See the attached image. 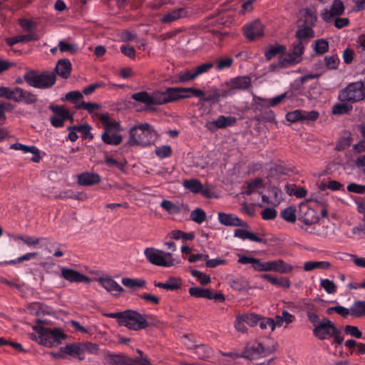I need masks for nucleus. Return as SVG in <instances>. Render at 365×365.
Listing matches in <instances>:
<instances>
[{
  "label": "nucleus",
  "mask_w": 365,
  "mask_h": 365,
  "mask_svg": "<svg viewBox=\"0 0 365 365\" xmlns=\"http://www.w3.org/2000/svg\"><path fill=\"white\" fill-rule=\"evenodd\" d=\"M226 85L228 87L235 90H246L251 86V79L250 77L244 76H238L236 78H231L229 81L226 83Z\"/></svg>",
  "instance_id": "19"
},
{
  "label": "nucleus",
  "mask_w": 365,
  "mask_h": 365,
  "mask_svg": "<svg viewBox=\"0 0 365 365\" xmlns=\"http://www.w3.org/2000/svg\"><path fill=\"white\" fill-rule=\"evenodd\" d=\"M257 325H259L260 329L263 330L269 328L271 331H274L275 329V323L274 319L262 317L261 315H259V319Z\"/></svg>",
  "instance_id": "51"
},
{
  "label": "nucleus",
  "mask_w": 365,
  "mask_h": 365,
  "mask_svg": "<svg viewBox=\"0 0 365 365\" xmlns=\"http://www.w3.org/2000/svg\"><path fill=\"white\" fill-rule=\"evenodd\" d=\"M241 319L250 327H255L258 324L259 315L255 313H246L241 314Z\"/></svg>",
  "instance_id": "47"
},
{
  "label": "nucleus",
  "mask_w": 365,
  "mask_h": 365,
  "mask_svg": "<svg viewBox=\"0 0 365 365\" xmlns=\"http://www.w3.org/2000/svg\"><path fill=\"white\" fill-rule=\"evenodd\" d=\"M238 262L242 264H252V267L257 272H267L266 262L257 258L240 255Z\"/></svg>",
  "instance_id": "20"
},
{
  "label": "nucleus",
  "mask_w": 365,
  "mask_h": 365,
  "mask_svg": "<svg viewBox=\"0 0 365 365\" xmlns=\"http://www.w3.org/2000/svg\"><path fill=\"white\" fill-rule=\"evenodd\" d=\"M49 109L54 113L50 118L51 124L56 128L63 127L66 118H68L66 109L59 106H50Z\"/></svg>",
  "instance_id": "13"
},
{
  "label": "nucleus",
  "mask_w": 365,
  "mask_h": 365,
  "mask_svg": "<svg viewBox=\"0 0 365 365\" xmlns=\"http://www.w3.org/2000/svg\"><path fill=\"white\" fill-rule=\"evenodd\" d=\"M122 284L128 288L136 289L145 287L146 282L140 278L124 277L122 279Z\"/></svg>",
  "instance_id": "33"
},
{
  "label": "nucleus",
  "mask_w": 365,
  "mask_h": 365,
  "mask_svg": "<svg viewBox=\"0 0 365 365\" xmlns=\"http://www.w3.org/2000/svg\"><path fill=\"white\" fill-rule=\"evenodd\" d=\"M287 51V48L284 45L276 44L270 46L268 49L264 52L265 58L267 61H270L272 58L277 55H284Z\"/></svg>",
  "instance_id": "28"
},
{
  "label": "nucleus",
  "mask_w": 365,
  "mask_h": 365,
  "mask_svg": "<svg viewBox=\"0 0 365 365\" xmlns=\"http://www.w3.org/2000/svg\"><path fill=\"white\" fill-rule=\"evenodd\" d=\"M252 349L254 353L262 356H267L272 351V349L266 348L262 343H256L252 346Z\"/></svg>",
  "instance_id": "58"
},
{
  "label": "nucleus",
  "mask_w": 365,
  "mask_h": 365,
  "mask_svg": "<svg viewBox=\"0 0 365 365\" xmlns=\"http://www.w3.org/2000/svg\"><path fill=\"white\" fill-rule=\"evenodd\" d=\"M344 332L346 334L351 335L356 339H361L363 337L362 332L355 326L346 325L344 327Z\"/></svg>",
  "instance_id": "60"
},
{
  "label": "nucleus",
  "mask_w": 365,
  "mask_h": 365,
  "mask_svg": "<svg viewBox=\"0 0 365 365\" xmlns=\"http://www.w3.org/2000/svg\"><path fill=\"white\" fill-rule=\"evenodd\" d=\"M300 60L301 58L299 57L294 56V53L291 51L284 57L279 58L278 66L280 68H287L299 63Z\"/></svg>",
  "instance_id": "32"
},
{
  "label": "nucleus",
  "mask_w": 365,
  "mask_h": 365,
  "mask_svg": "<svg viewBox=\"0 0 365 365\" xmlns=\"http://www.w3.org/2000/svg\"><path fill=\"white\" fill-rule=\"evenodd\" d=\"M211 291L199 287H193L189 289V294L197 298L202 297L212 299Z\"/></svg>",
  "instance_id": "38"
},
{
  "label": "nucleus",
  "mask_w": 365,
  "mask_h": 365,
  "mask_svg": "<svg viewBox=\"0 0 365 365\" xmlns=\"http://www.w3.org/2000/svg\"><path fill=\"white\" fill-rule=\"evenodd\" d=\"M185 189L193 193H199L202 190V183L197 179L185 180L182 182Z\"/></svg>",
  "instance_id": "37"
},
{
  "label": "nucleus",
  "mask_w": 365,
  "mask_h": 365,
  "mask_svg": "<svg viewBox=\"0 0 365 365\" xmlns=\"http://www.w3.org/2000/svg\"><path fill=\"white\" fill-rule=\"evenodd\" d=\"M324 61L326 68L331 70L336 69L338 68L340 59L336 54H334L331 56H326L324 58Z\"/></svg>",
  "instance_id": "44"
},
{
  "label": "nucleus",
  "mask_w": 365,
  "mask_h": 365,
  "mask_svg": "<svg viewBox=\"0 0 365 365\" xmlns=\"http://www.w3.org/2000/svg\"><path fill=\"white\" fill-rule=\"evenodd\" d=\"M155 135L152 125L142 123L130 129L128 143L130 145L147 146L154 142Z\"/></svg>",
  "instance_id": "2"
},
{
  "label": "nucleus",
  "mask_w": 365,
  "mask_h": 365,
  "mask_svg": "<svg viewBox=\"0 0 365 365\" xmlns=\"http://www.w3.org/2000/svg\"><path fill=\"white\" fill-rule=\"evenodd\" d=\"M37 101L38 98L35 94L20 87H16L15 102L33 104L36 103Z\"/></svg>",
  "instance_id": "17"
},
{
  "label": "nucleus",
  "mask_w": 365,
  "mask_h": 365,
  "mask_svg": "<svg viewBox=\"0 0 365 365\" xmlns=\"http://www.w3.org/2000/svg\"><path fill=\"white\" fill-rule=\"evenodd\" d=\"M196 78H197V76H196L193 68L186 69V70H184L180 72L176 76H175L172 78V83H187L188 81L195 79Z\"/></svg>",
  "instance_id": "24"
},
{
  "label": "nucleus",
  "mask_w": 365,
  "mask_h": 365,
  "mask_svg": "<svg viewBox=\"0 0 365 365\" xmlns=\"http://www.w3.org/2000/svg\"><path fill=\"white\" fill-rule=\"evenodd\" d=\"M330 267L331 264L327 261H307L304 264V269L307 272L315 269H328Z\"/></svg>",
  "instance_id": "31"
},
{
  "label": "nucleus",
  "mask_w": 365,
  "mask_h": 365,
  "mask_svg": "<svg viewBox=\"0 0 365 365\" xmlns=\"http://www.w3.org/2000/svg\"><path fill=\"white\" fill-rule=\"evenodd\" d=\"M144 255L151 264L160 267H168L174 264V259L170 252H165L153 247L145 248Z\"/></svg>",
  "instance_id": "6"
},
{
  "label": "nucleus",
  "mask_w": 365,
  "mask_h": 365,
  "mask_svg": "<svg viewBox=\"0 0 365 365\" xmlns=\"http://www.w3.org/2000/svg\"><path fill=\"white\" fill-rule=\"evenodd\" d=\"M281 217L285 221L294 223L296 221V208L293 206L286 207L280 213Z\"/></svg>",
  "instance_id": "40"
},
{
  "label": "nucleus",
  "mask_w": 365,
  "mask_h": 365,
  "mask_svg": "<svg viewBox=\"0 0 365 365\" xmlns=\"http://www.w3.org/2000/svg\"><path fill=\"white\" fill-rule=\"evenodd\" d=\"M172 149L170 145H163L155 149V154L160 158H165L171 155Z\"/></svg>",
  "instance_id": "62"
},
{
  "label": "nucleus",
  "mask_w": 365,
  "mask_h": 365,
  "mask_svg": "<svg viewBox=\"0 0 365 365\" xmlns=\"http://www.w3.org/2000/svg\"><path fill=\"white\" fill-rule=\"evenodd\" d=\"M38 40V36L36 34H30L26 35H19L16 36L9 37L6 39V43L13 46L14 45L21 43V42H29L32 41Z\"/></svg>",
  "instance_id": "27"
},
{
  "label": "nucleus",
  "mask_w": 365,
  "mask_h": 365,
  "mask_svg": "<svg viewBox=\"0 0 365 365\" xmlns=\"http://www.w3.org/2000/svg\"><path fill=\"white\" fill-rule=\"evenodd\" d=\"M263 187V180L260 178H255L247 182V193L250 195L257 188Z\"/></svg>",
  "instance_id": "49"
},
{
  "label": "nucleus",
  "mask_w": 365,
  "mask_h": 365,
  "mask_svg": "<svg viewBox=\"0 0 365 365\" xmlns=\"http://www.w3.org/2000/svg\"><path fill=\"white\" fill-rule=\"evenodd\" d=\"M340 102L356 103L365 100V86L361 81L349 83L340 90L338 95Z\"/></svg>",
  "instance_id": "4"
},
{
  "label": "nucleus",
  "mask_w": 365,
  "mask_h": 365,
  "mask_svg": "<svg viewBox=\"0 0 365 365\" xmlns=\"http://www.w3.org/2000/svg\"><path fill=\"white\" fill-rule=\"evenodd\" d=\"M185 9L179 8L165 14L161 19V22L163 24H170L185 16Z\"/></svg>",
  "instance_id": "26"
},
{
  "label": "nucleus",
  "mask_w": 365,
  "mask_h": 365,
  "mask_svg": "<svg viewBox=\"0 0 365 365\" xmlns=\"http://www.w3.org/2000/svg\"><path fill=\"white\" fill-rule=\"evenodd\" d=\"M237 123V118L234 116L219 115L215 120L208 121L205 128L210 131H215L217 129L226 128L233 126Z\"/></svg>",
  "instance_id": "11"
},
{
  "label": "nucleus",
  "mask_w": 365,
  "mask_h": 365,
  "mask_svg": "<svg viewBox=\"0 0 365 365\" xmlns=\"http://www.w3.org/2000/svg\"><path fill=\"white\" fill-rule=\"evenodd\" d=\"M303 110H294V111H291L287 113L286 119L287 121L295 123L297 121L303 120Z\"/></svg>",
  "instance_id": "55"
},
{
  "label": "nucleus",
  "mask_w": 365,
  "mask_h": 365,
  "mask_svg": "<svg viewBox=\"0 0 365 365\" xmlns=\"http://www.w3.org/2000/svg\"><path fill=\"white\" fill-rule=\"evenodd\" d=\"M100 283L108 292L120 293L123 291V288L111 278H101Z\"/></svg>",
  "instance_id": "29"
},
{
  "label": "nucleus",
  "mask_w": 365,
  "mask_h": 365,
  "mask_svg": "<svg viewBox=\"0 0 365 365\" xmlns=\"http://www.w3.org/2000/svg\"><path fill=\"white\" fill-rule=\"evenodd\" d=\"M217 219L220 224L230 227H248V224L232 213L220 212Z\"/></svg>",
  "instance_id": "12"
},
{
  "label": "nucleus",
  "mask_w": 365,
  "mask_h": 365,
  "mask_svg": "<svg viewBox=\"0 0 365 365\" xmlns=\"http://www.w3.org/2000/svg\"><path fill=\"white\" fill-rule=\"evenodd\" d=\"M194 353L200 359H205L209 357L212 354V349L202 344H197L194 349Z\"/></svg>",
  "instance_id": "39"
},
{
  "label": "nucleus",
  "mask_w": 365,
  "mask_h": 365,
  "mask_svg": "<svg viewBox=\"0 0 365 365\" xmlns=\"http://www.w3.org/2000/svg\"><path fill=\"white\" fill-rule=\"evenodd\" d=\"M307 316L309 319V321L313 324L314 328L315 326H317L322 321L313 307L308 309L307 311Z\"/></svg>",
  "instance_id": "59"
},
{
  "label": "nucleus",
  "mask_w": 365,
  "mask_h": 365,
  "mask_svg": "<svg viewBox=\"0 0 365 365\" xmlns=\"http://www.w3.org/2000/svg\"><path fill=\"white\" fill-rule=\"evenodd\" d=\"M152 106L167 104L166 95L164 91H155L152 94Z\"/></svg>",
  "instance_id": "50"
},
{
  "label": "nucleus",
  "mask_w": 365,
  "mask_h": 365,
  "mask_svg": "<svg viewBox=\"0 0 365 365\" xmlns=\"http://www.w3.org/2000/svg\"><path fill=\"white\" fill-rule=\"evenodd\" d=\"M58 48L61 52H69L75 53L77 51V46L73 43H68L63 41H60L58 44Z\"/></svg>",
  "instance_id": "57"
},
{
  "label": "nucleus",
  "mask_w": 365,
  "mask_h": 365,
  "mask_svg": "<svg viewBox=\"0 0 365 365\" xmlns=\"http://www.w3.org/2000/svg\"><path fill=\"white\" fill-rule=\"evenodd\" d=\"M304 24L306 26H310L312 28L315 25L317 20L316 12L309 8H306L304 9Z\"/></svg>",
  "instance_id": "43"
},
{
  "label": "nucleus",
  "mask_w": 365,
  "mask_h": 365,
  "mask_svg": "<svg viewBox=\"0 0 365 365\" xmlns=\"http://www.w3.org/2000/svg\"><path fill=\"white\" fill-rule=\"evenodd\" d=\"M337 327L328 318H323L320 323L313 329V334L320 340H324L332 337L337 334Z\"/></svg>",
  "instance_id": "8"
},
{
  "label": "nucleus",
  "mask_w": 365,
  "mask_h": 365,
  "mask_svg": "<svg viewBox=\"0 0 365 365\" xmlns=\"http://www.w3.org/2000/svg\"><path fill=\"white\" fill-rule=\"evenodd\" d=\"M320 286L327 294H334L336 292V286L333 281L329 279H322L320 280Z\"/></svg>",
  "instance_id": "53"
},
{
  "label": "nucleus",
  "mask_w": 365,
  "mask_h": 365,
  "mask_svg": "<svg viewBox=\"0 0 365 365\" xmlns=\"http://www.w3.org/2000/svg\"><path fill=\"white\" fill-rule=\"evenodd\" d=\"M277 272L281 274H287L292 272L294 268L293 266L288 264L284 260L279 259H277Z\"/></svg>",
  "instance_id": "61"
},
{
  "label": "nucleus",
  "mask_w": 365,
  "mask_h": 365,
  "mask_svg": "<svg viewBox=\"0 0 365 365\" xmlns=\"http://www.w3.org/2000/svg\"><path fill=\"white\" fill-rule=\"evenodd\" d=\"M165 93L168 103L190 98V94H185L184 88L182 87H168Z\"/></svg>",
  "instance_id": "16"
},
{
  "label": "nucleus",
  "mask_w": 365,
  "mask_h": 365,
  "mask_svg": "<svg viewBox=\"0 0 365 365\" xmlns=\"http://www.w3.org/2000/svg\"><path fill=\"white\" fill-rule=\"evenodd\" d=\"M313 48L317 55H322L329 51V43L326 39L320 38L314 42Z\"/></svg>",
  "instance_id": "41"
},
{
  "label": "nucleus",
  "mask_w": 365,
  "mask_h": 365,
  "mask_svg": "<svg viewBox=\"0 0 365 365\" xmlns=\"http://www.w3.org/2000/svg\"><path fill=\"white\" fill-rule=\"evenodd\" d=\"M120 325L137 331L145 329L148 326V323L145 315H143L134 310L128 309L124 311Z\"/></svg>",
  "instance_id": "7"
},
{
  "label": "nucleus",
  "mask_w": 365,
  "mask_h": 365,
  "mask_svg": "<svg viewBox=\"0 0 365 365\" xmlns=\"http://www.w3.org/2000/svg\"><path fill=\"white\" fill-rule=\"evenodd\" d=\"M24 78L27 84L31 87L47 89L55 84L56 76L53 72L45 71L38 74L34 71H29L24 74Z\"/></svg>",
  "instance_id": "5"
},
{
  "label": "nucleus",
  "mask_w": 365,
  "mask_h": 365,
  "mask_svg": "<svg viewBox=\"0 0 365 365\" xmlns=\"http://www.w3.org/2000/svg\"><path fill=\"white\" fill-rule=\"evenodd\" d=\"M354 202L356 205V210L359 213L363 214V221L365 222V197H357L354 199Z\"/></svg>",
  "instance_id": "64"
},
{
  "label": "nucleus",
  "mask_w": 365,
  "mask_h": 365,
  "mask_svg": "<svg viewBox=\"0 0 365 365\" xmlns=\"http://www.w3.org/2000/svg\"><path fill=\"white\" fill-rule=\"evenodd\" d=\"M220 101V92L217 89H213L205 93L203 101L205 102H210L217 103Z\"/></svg>",
  "instance_id": "48"
},
{
  "label": "nucleus",
  "mask_w": 365,
  "mask_h": 365,
  "mask_svg": "<svg viewBox=\"0 0 365 365\" xmlns=\"http://www.w3.org/2000/svg\"><path fill=\"white\" fill-rule=\"evenodd\" d=\"M99 120L101 123L103 131L101 134L102 141L110 145H118L123 141V137L118 133L122 130L121 125L115 120H111L108 114H101Z\"/></svg>",
  "instance_id": "1"
},
{
  "label": "nucleus",
  "mask_w": 365,
  "mask_h": 365,
  "mask_svg": "<svg viewBox=\"0 0 365 365\" xmlns=\"http://www.w3.org/2000/svg\"><path fill=\"white\" fill-rule=\"evenodd\" d=\"M245 36L250 39L253 41L257 38L263 36V26L259 20H256L247 25L244 28Z\"/></svg>",
  "instance_id": "14"
},
{
  "label": "nucleus",
  "mask_w": 365,
  "mask_h": 365,
  "mask_svg": "<svg viewBox=\"0 0 365 365\" xmlns=\"http://www.w3.org/2000/svg\"><path fill=\"white\" fill-rule=\"evenodd\" d=\"M131 98L135 101L144 103L148 107L152 106V95L146 91H140L132 94Z\"/></svg>",
  "instance_id": "35"
},
{
  "label": "nucleus",
  "mask_w": 365,
  "mask_h": 365,
  "mask_svg": "<svg viewBox=\"0 0 365 365\" xmlns=\"http://www.w3.org/2000/svg\"><path fill=\"white\" fill-rule=\"evenodd\" d=\"M61 351L66 353V356L69 355L73 358L78 359L80 361H83L85 359L81 343L68 344L63 347H61Z\"/></svg>",
  "instance_id": "18"
},
{
  "label": "nucleus",
  "mask_w": 365,
  "mask_h": 365,
  "mask_svg": "<svg viewBox=\"0 0 365 365\" xmlns=\"http://www.w3.org/2000/svg\"><path fill=\"white\" fill-rule=\"evenodd\" d=\"M160 206L170 214H178L180 212V207L170 200H163L161 202Z\"/></svg>",
  "instance_id": "52"
},
{
  "label": "nucleus",
  "mask_w": 365,
  "mask_h": 365,
  "mask_svg": "<svg viewBox=\"0 0 365 365\" xmlns=\"http://www.w3.org/2000/svg\"><path fill=\"white\" fill-rule=\"evenodd\" d=\"M301 220L305 225H312L318 222L319 217L317 215L316 211L314 209L309 207L305 204L300 205V217Z\"/></svg>",
  "instance_id": "15"
},
{
  "label": "nucleus",
  "mask_w": 365,
  "mask_h": 365,
  "mask_svg": "<svg viewBox=\"0 0 365 365\" xmlns=\"http://www.w3.org/2000/svg\"><path fill=\"white\" fill-rule=\"evenodd\" d=\"M0 97L12 100L15 102L16 87L14 88H10L4 86L0 87Z\"/></svg>",
  "instance_id": "54"
},
{
  "label": "nucleus",
  "mask_w": 365,
  "mask_h": 365,
  "mask_svg": "<svg viewBox=\"0 0 365 365\" xmlns=\"http://www.w3.org/2000/svg\"><path fill=\"white\" fill-rule=\"evenodd\" d=\"M287 93H283L279 96H274V98L269 99H262L261 98H258L259 101H263L264 105L274 107L282 102L284 99L286 98Z\"/></svg>",
  "instance_id": "42"
},
{
  "label": "nucleus",
  "mask_w": 365,
  "mask_h": 365,
  "mask_svg": "<svg viewBox=\"0 0 365 365\" xmlns=\"http://www.w3.org/2000/svg\"><path fill=\"white\" fill-rule=\"evenodd\" d=\"M66 334L59 329L40 327L36 334H31V338L40 344L51 347L59 345L66 339Z\"/></svg>",
  "instance_id": "3"
},
{
  "label": "nucleus",
  "mask_w": 365,
  "mask_h": 365,
  "mask_svg": "<svg viewBox=\"0 0 365 365\" xmlns=\"http://www.w3.org/2000/svg\"><path fill=\"white\" fill-rule=\"evenodd\" d=\"M60 276L71 283H89L91 281L88 276L80 273L77 270L66 267H61Z\"/></svg>",
  "instance_id": "10"
},
{
  "label": "nucleus",
  "mask_w": 365,
  "mask_h": 365,
  "mask_svg": "<svg viewBox=\"0 0 365 365\" xmlns=\"http://www.w3.org/2000/svg\"><path fill=\"white\" fill-rule=\"evenodd\" d=\"M190 219L197 224H202L206 220V213L201 208H196L191 212Z\"/></svg>",
  "instance_id": "46"
},
{
  "label": "nucleus",
  "mask_w": 365,
  "mask_h": 365,
  "mask_svg": "<svg viewBox=\"0 0 365 365\" xmlns=\"http://www.w3.org/2000/svg\"><path fill=\"white\" fill-rule=\"evenodd\" d=\"M156 287L163 288L166 290L175 291L180 288L181 281L174 277H170L165 282H155Z\"/></svg>",
  "instance_id": "25"
},
{
  "label": "nucleus",
  "mask_w": 365,
  "mask_h": 365,
  "mask_svg": "<svg viewBox=\"0 0 365 365\" xmlns=\"http://www.w3.org/2000/svg\"><path fill=\"white\" fill-rule=\"evenodd\" d=\"M314 30L310 26H305L299 28L296 32V37L298 41H308L309 38L314 36Z\"/></svg>",
  "instance_id": "36"
},
{
  "label": "nucleus",
  "mask_w": 365,
  "mask_h": 365,
  "mask_svg": "<svg viewBox=\"0 0 365 365\" xmlns=\"http://www.w3.org/2000/svg\"><path fill=\"white\" fill-rule=\"evenodd\" d=\"M56 73L63 78H68L71 72V63L68 58L60 59L55 68Z\"/></svg>",
  "instance_id": "21"
},
{
  "label": "nucleus",
  "mask_w": 365,
  "mask_h": 365,
  "mask_svg": "<svg viewBox=\"0 0 365 365\" xmlns=\"http://www.w3.org/2000/svg\"><path fill=\"white\" fill-rule=\"evenodd\" d=\"M345 7L341 0H334L330 8H324L320 14L323 21L330 23L334 21L335 17L340 16L344 13Z\"/></svg>",
  "instance_id": "9"
},
{
  "label": "nucleus",
  "mask_w": 365,
  "mask_h": 365,
  "mask_svg": "<svg viewBox=\"0 0 365 365\" xmlns=\"http://www.w3.org/2000/svg\"><path fill=\"white\" fill-rule=\"evenodd\" d=\"M269 197L273 199L272 201V205H277L280 203L282 200L283 192L281 189L277 187H272L269 188Z\"/></svg>",
  "instance_id": "45"
},
{
  "label": "nucleus",
  "mask_w": 365,
  "mask_h": 365,
  "mask_svg": "<svg viewBox=\"0 0 365 365\" xmlns=\"http://www.w3.org/2000/svg\"><path fill=\"white\" fill-rule=\"evenodd\" d=\"M351 315L360 318L365 316V301L358 300L351 307Z\"/></svg>",
  "instance_id": "34"
},
{
  "label": "nucleus",
  "mask_w": 365,
  "mask_h": 365,
  "mask_svg": "<svg viewBox=\"0 0 365 365\" xmlns=\"http://www.w3.org/2000/svg\"><path fill=\"white\" fill-rule=\"evenodd\" d=\"M234 237H238L242 240H248L252 242H264V240L259 237L254 232L244 229H236L234 232Z\"/></svg>",
  "instance_id": "23"
},
{
  "label": "nucleus",
  "mask_w": 365,
  "mask_h": 365,
  "mask_svg": "<svg viewBox=\"0 0 365 365\" xmlns=\"http://www.w3.org/2000/svg\"><path fill=\"white\" fill-rule=\"evenodd\" d=\"M331 312H335L338 314L341 315L344 318H346L349 314H351V308L347 309L343 306L338 305L332 307H329L327 309V313L329 314Z\"/></svg>",
  "instance_id": "56"
},
{
  "label": "nucleus",
  "mask_w": 365,
  "mask_h": 365,
  "mask_svg": "<svg viewBox=\"0 0 365 365\" xmlns=\"http://www.w3.org/2000/svg\"><path fill=\"white\" fill-rule=\"evenodd\" d=\"M100 181L101 177L98 174L88 172L81 174L78 179V183L83 186L98 184Z\"/></svg>",
  "instance_id": "22"
},
{
  "label": "nucleus",
  "mask_w": 365,
  "mask_h": 365,
  "mask_svg": "<svg viewBox=\"0 0 365 365\" xmlns=\"http://www.w3.org/2000/svg\"><path fill=\"white\" fill-rule=\"evenodd\" d=\"M353 109V106L348 102H341L332 106L331 113L336 115L349 114Z\"/></svg>",
  "instance_id": "30"
},
{
  "label": "nucleus",
  "mask_w": 365,
  "mask_h": 365,
  "mask_svg": "<svg viewBox=\"0 0 365 365\" xmlns=\"http://www.w3.org/2000/svg\"><path fill=\"white\" fill-rule=\"evenodd\" d=\"M346 189L350 192L356 194H364L365 193V185H359L355 182L349 183Z\"/></svg>",
  "instance_id": "63"
}]
</instances>
